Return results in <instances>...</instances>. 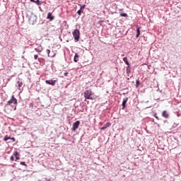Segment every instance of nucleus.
I'll list each match as a JSON object with an SVG mask.
<instances>
[{
    "mask_svg": "<svg viewBox=\"0 0 181 181\" xmlns=\"http://www.w3.org/2000/svg\"><path fill=\"white\" fill-rule=\"evenodd\" d=\"M83 97H85L86 100H95L97 98V96L95 95L94 93H93L91 90H86L83 93Z\"/></svg>",
    "mask_w": 181,
    "mask_h": 181,
    "instance_id": "1",
    "label": "nucleus"
},
{
    "mask_svg": "<svg viewBox=\"0 0 181 181\" xmlns=\"http://www.w3.org/2000/svg\"><path fill=\"white\" fill-rule=\"evenodd\" d=\"M12 104L15 105L14 111L16 110V105H18V100H16L14 95H12L11 98L7 102L6 106L11 105Z\"/></svg>",
    "mask_w": 181,
    "mask_h": 181,
    "instance_id": "2",
    "label": "nucleus"
},
{
    "mask_svg": "<svg viewBox=\"0 0 181 181\" xmlns=\"http://www.w3.org/2000/svg\"><path fill=\"white\" fill-rule=\"evenodd\" d=\"M72 35L74 36L76 42L80 40L81 33L79 30L75 29L74 32H72Z\"/></svg>",
    "mask_w": 181,
    "mask_h": 181,
    "instance_id": "3",
    "label": "nucleus"
},
{
    "mask_svg": "<svg viewBox=\"0 0 181 181\" xmlns=\"http://www.w3.org/2000/svg\"><path fill=\"white\" fill-rule=\"evenodd\" d=\"M81 124V122L80 121H76V122L74 123V124L72 125V128H71V131H76V129H78V126H80Z\"/></svg>",
    "mask_w": 181,
    "mask_h": 181,
    "instance_id": "4",
    "label": "nucleus"
},
{
    "mask_svg": "<svg viewBox=\"0 0 181 181\" xmlns=\"http://www.w3.org/2000/svg\"><path fill=\"white\" fill-rule=\"evenodd\" d=\"M47 19H49V21H52L54 19V16H53V13H48L47 16Z\"/></svg>",
    "mask_w": 181,
    "mask_h": 181,
    "instance_id": "5",
    "label": "nucleus"
},
{
    "mask_svg": "<svg viewBox=\"0 0 181 181\" xmlns=\"http://www.w3.org/2000/svg\"><path fill=\"white\" fill-rule=\"evenodd\" d=\"M56 82H57L56 80H46L45 81L47 84H49L51 86H54Z\"/></svg>",
    "mask_w": 181,
    "mask_h": 181,
    "instance_id": "6",
    "label": "nucleus"
},
{
    "mask_svg": "<svg viewBox=\"0 0 181 181\" xmlns=\"http://www.w3.org/2000/svg\"><path fill=\"white\" fill-rule=\"evenodd\" d=\"M161 115L165 119H168L169 118V114L168 113V112L166 110L163 111Z\"/></svg>",
    "mask_w": 181,
    "mask_h": 181,
    "instance_id": "7",
    "label": "nucleus"
},
{
    "mask_svg": "<svg viewBox=\"0 0 181 181\" xmlns=\"http://www.w3.org/2000/svg\"><path fill=\"white\" fill-rule=\"evenodd\" d=\"M112 124L110 123V122H107L105 125L103 126L101 128H100V130H105L107 128L111 127Z\"/></svg>",
    "mask_w": 181,
    "mask_h": 181,
    "instance_id": "8",
    "label": "nucleus"
},
{
    "mask_svg": "<svg viewBox=\"0 0 181 181\" xmlns=\"http://www.w3.org/2000/svg\"><path fill=\"white\" fill-rule=\"evenodd\" d=\"M13 156L16 158V161L20 160V154H19L18 152L16 151V152L13 153Z\"/></svg>",
    "mask_w": 181,
    "mask_h": 181,
    "instance_id": "9",
    "label": "nucleus"
},
{
    "mask_svg": "<svg viewBox=\"0 0 181 181\" xmlns=\"http://www.w3.org/2000/svg\"><path fill=\"white\" fill-rule=\"evenodd\" d=\"M46 53H47L49 57H54L55 56V54H50L51 51H50V49H47L46 50Z\"/></svg>",
    "mask_w": 181,
    "mask_h": 181,
    "instance_id": "10",
    "label": "nucleus"
},
{
    "mask_svg": "<svg viewBox=\"0 0 181 181\" xmlns=\"http://www.w3.org/2000/svg\"><path fill=\"white\" fill-rule=\"evenodd\" d=\"M35 50L37 52V53H41L43 51V48L42 46H39L38 48H35Z\"/></svg>",
    "mask_w": 181,
    "mask_h": 181,
    "instance_id": "11",
    "label": "nucleus"
},
{
    "mask_svg": "<svg viewBox=\"0 0 181 181\" xmlns=\"http://www.w3.org/2000/svg\"><path fill=\"white\" fill-rule=\"evenodd\" d=\"M127 100H128V98L123 100V101H122V109H124V107L126 106V104L127 103Z\"/></svg>",
    "mask_w": 181,
    "mask_h": 181,
    "instance_id": "12",
    "label": "nucleus"
},
{
    "mask_svg": "<svg viewBox=\"0 0 181 181\" xmlns=\"http://www.w3.org/2000/svg\"><path fill=\"white\" fill-rule=\"evenodd\" d=\"M31 2H34L35 4H36V5L40 6L42 5V3H40V1L39 0H30Z\"/></svg>",
    "mask_w": 181,
    "mask_h": 181,
    "instance_id": "13",
    "label": "nucleus"
},
{
    "mask_svg": "<svg viewBox=\"0 0 181 181\" xmlns=\"http://www.w3.org/2000/svg\"><path fill=\"white\" fill-rule=\"evenodd\" d=\"M123 62H124V63H126V64H127L128 66H129V62H128V59L127 58V57H124V58H123Z\"/></svg>",
    "mask_w": 181,
    "mask_h": 181,
    "instance_id": "14",
    "label": "nucleus"
},
{
    "mask_svg": "<svg viewBox=\"0 0 181 181\" xmlns=\"http://www.w3.org/2000/svg\"><path fill=\"white\" fill-rule=\"evenodd\" d=\"M78 61V54L76 53L74 57V62L77 63Z\"/></svg>",
    "mask_w": 181,
    "mask_h": 181,
    "instance_id": "15",
    "label": "nucleus"
},
{
    "mask_svg": "<svg viewBox=\"0 0 181 181\" xmlns=\"http://www.w3.org/2000/svg\"><path fill=\"white\" fill-rule=\"evenodd\" d=\"M11 138L12 137H10L8 136H5L4 138V141H7L8 140H11Z\"/></svg>",
    "mask_w": 181,
    "mask_h": 181,
    "instance_id": "16",
    "label": "nucleus"
},
{
    "mask_svg": "<svg viewBox=\"0 0 181 181\" xmlns=\"http://www.w3.org/2000/svg\"><path fill=\"white\" fill-rule=\"evenodd\" d=\"M136 30H137V34H136V38H138L139 36L140 35V28L138 27Z\"/></svg>",
    "mask_w": 181,
    "mask_h": 181,
    "instance_id": "17",
    "label": "nucleus"
},
{
    "mask_svg": "<svg viewBox=\"0 0 181 181\" xmlns=\"http://www.w3.org/2000/svg\"><path fill=\"white\" fill-rule=\"evenodd\" d=\"M17 86H18V88H21V87L23 86V82H21V81H18V82H17Z\"/></svg>",
    "mask_w": 181,
    "mask_h": 181,
    "instance_id": "18",
    "label": "nucleus"
},
{
    "mask_svg": "<svg viewBox=\"0 0 181 181\" xmlns=\"http://www.w3.org/2000/svg\"><path fill=\"white\" fill-rule=\"evenodd\" d=\"M120 16H124V18H127V16H128V14L124 13H121Z\"/></svg>",
    "mask_w": 181,
    "mask_h": 181,
    "instance_id": "19",
    "label": "nucleus"
},
{
    "mask_svg": "<svg viewBox=\"0 0 181 181\" xmlns=\"http://www.w3.org/2000/svg\"><path fill=\"white\" fill-rule=\"evenodd\" d=\"M20 165H24L25 167H28V164H25V162L20 163Z\"/></svg>",
    "mask_w": 181,
    "mask_h": 181,
    "instance_id": "20",
    "label": "nucleus"
},
{
    "mask_svg": "<svg viewBox=\"0 0 181 181\" xmlns=\"http://www.w3.org/2000/svg\"><path fill=\"white\" fill-rule=\"evenodd\" d=\"M129 69V66H128L127 68V74H129L130 72V70Z\"/></svg>",
    "mask_w": 181,
    "mask_h": 181,
    "instance_id": "21",
    "label": "nucleus"
},
{
    "mask_svg": "<svg viewBox=\"0 0 181 181\" xmlns=\"http://www.w3.org/2000/svg\"><path fill=\"white\" fill-rule=\"evenodd\" d=\"M10 160H14V156H11V157H10Z\"/></svg>",
    "mask_w": 181,
    "mask_h": 181,
    "instance_id": "22",
    "label": "nucleus"
},
{
    "mask_svg": "<svg viewBox=\"0 0 181 181\" xmlns=\"http://www.w3.org/2000/svg\"><path fill=\"white\" fill-rule=\"evenodd\" d=\"M83 11H81V10H78V11H77V13L78 14V15H81V13H82Z\"/></svg>",
    "mask_w": 181,
    "mask_h": 181,
    "instance_id": "23",
    "label": "nucleus"
},
{
    "mask_svg": "<svg viewBox=\"0 0 181 181\" xmlns=\"http://www.w3.org/2000/svg\"><path fill=\"white\" fill-rule=\"evenodd\" d=\"M38 55H37V54H35V56H34V59L36 60V59H38Z\"/></svg>",
    "mask_w": 181,
    "mask_h": 181,
    "instance_id": "24",
    "label": "nucleus"
},
{
    "mask_svg": "<svg viewBox=\"0 0 181 181\" xmlns=\"http://www.w3.org/2000/svg\"><path fill=\"white\" fill-rule=\"evenodd\" d=\"M139 83H140L139 81V80H136V84H137V86H139Z\"/></svg>",
    "mask_w": 181,
    "mask_h": 181,
    "instance_id": "25",
    "label": "nucleus"
},
{
    "mask_svg": "<svg viewBox=\"0 0 181 181\" xmlns=\"http://www.w3.org/2000/svg\"><path fill=\"white\" fill-rule=\"evenodd\" d=\"M84 8H86V5H83V6H81V9H84Z\"/></svg>",
    "mask_w": 181,
    "mask_h": 181,
    "instance_id": "26",
    "label": "nucleus"
},
{
    "mask_svg": "<svg viewBox=\"0 0 181 181\" xmlns=\"http://www.w3.org/2000/svg\"><path fill=\"white\" fill-rule=\"evenodd\" d=\"M11 140H12L13 142L16 141V139H15L14 137H12V138H11Z\"/></svg>",
    "mask_w": 181,
    "mask_h": 181,
    "instance_id": "27",
    "label": "nucleus"
},
{
    "mask_svg": "<svg viewBox=\"0 0 181 181\" xmlns=\"http://www.w3.org/2000/svg\"><path fill=\"white\" fill-rule=\"evenodd\" d=\"M155 118L157 119L158 120H159V118L158 116H156V115H154Z\"/></svg>",
    "mask_w": 181,
    "mask_h": 181,
    "instance_id": "28",
    "label": "nucleus"
},
{
    "mask_svg": "<svg viewBox=\"0 0 181 181\" xmlns=\"http://www.w3.org/2000/svg\"><path fill=\"white\" fill-rule=\"evenodd\" d=\"M68 75H69V73H67V72L64 73L65 76H67Z\"/></svg>",
    "mask_w": 181,
    "mask_h": 181,
    "instance_id": "29",
    "label": "nucleus"
},
{
    "mask_svg": "<svg viewBox=\"0 0 181 181\" xmlns=\"http://www.w3.org/2000/svg\"><path fill=\"white\" fill-rule=\"evenodd\" d=\"M32 21H30V23H31Z\"/></svg>",
    "mask_w": 181,
    "mask_h": 181,
    "instance_id": "30",
    "label": "nucleus"
}]
</instances>
